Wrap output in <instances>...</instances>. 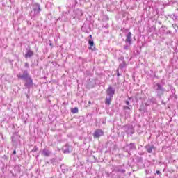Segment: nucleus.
Returning <instances> with one entry per match:
<instances>
[{"instance_id": "obj_28", "label": "nucleus", "mask_w": 178, "mask_h": 178, "mask_svg": "<svg viewBox=\"0 0 178 178\" xmlns=\"http://www.w3.org/2000/svg\"><path fill=\"white\" fill-rule=\"evenodd\" d=\"M88 104H91V101H89V102H88Z\"/></svg>"}, {"instance_id": "obj_17", "label": "nucleus", "mask_w": 178, "mask_h": 178, "mask_svg": "<svg viewBox=\"0 0 178 178\" xmlns=\"http://www.w3.org/2000/svg\"><path fill=\"white\" fill-rule=\"evenodd\" d=\"M113 97L108 96L106 98L105 104L106 105H111V101H112Z\"/></svg>"}, {"instance_id": "obj_27", "label": "nucleus", "mask_w": 178, "mask_h": 178, "mask_svg": "<svg viewBox=\"0 0 178 178\" xmlns=\"http://www.w3.org/2000/svg\"><path fill=\"white\" fill-rule=\"evenodd\" d=\"M13 155H16V150H14V151L13 152Z\"/></svg>"}, {"instance_id": "obj_20", "label": "nucleus", "mask_w": 178, "mask_h": 178, "mask_svg": "<svg viewBox=\"0 0 178 178\" xmlns=\"http://www.w3.org/2000/svg\"><path fill=\"white\" fill-rule=\"evenodd\" d=\"M38 151V147L37 146H34L33 149H32V152H37Z\"/></svg>"}, {"instance_id": "obj_16", "label": "nucleus", "mask_w": 178, "mask_h": 178, "mask_svg": "<svg viewBox=\"0 0 178 178\" xmlns=\"http://www.w3.org/2000/svg\"><path fill=\"white\" fill-rule=\"evenodd\" d=\"M88 38H89V40H88L89 45H90V47H94V40H92V35H90Z\"/></svg>"}, {"instance_id": "obj_14", "label": "nucleus", "mask_w": 178, "mask_h": 178, "mask_svg": "<svg viewBox=\"0 0 178 178\" xmlns=\"http://www.w3.org/2000/svg\"><path fill=\"white\" fill-rule=\"evenodd\" d=\"M115 170L116 172V173H118V175L120 174V175H124V173H126V170H123L122 168H115Z\"/></svg>"}, {"instance_id": "obj_15", "label": "nucleus", "mask_w": 178, "mask_h": 178, "mask_svg": "<svg viewBox=\"0 0 178 178\" xmlns=\"http://www.w3.org/2000/svg\"><path fill=\"white\" fill-rule=\"evenodd\" d=\"M120 59L121 60H122V63H120L119 65V69H123L126 67V62L124 61V57H121Z\"/></svg>"}, {"instance_id": "obj_29", "label": "nucleus", "mask_w": 178, "mask_h": 178, "mask_svg": "<svg viewBox=\"0 0 178 178\" xmlns=\"http://www.w3.org/2000/svg\"><path fill=\"white\" fill-rule=\"evenodd\" d=\"M89 49H91V47H89Z\"/></svg>"}, {"instance_id": "obj_18", "label": "nucleus", "mask_w": 178, "mask_h": 178, "mask_svg": "<svg viewBox=\"0 0 178 178\" xmlns=\"http://www.w3.org/2000/svg\"><path fill=\"white\" fill-rule=\"evenodd\" d=\"M72 113H78L79 108L77 107H74L71 110Z\"/></svg>"}, {"instance_id": "obj_6", "label": "nucleus", "mask_w": 178, "mask_h": 178, "mask_svg": "<svg viewBox=\"0 0 178 178\" xmlns=\"http://www.w3.org/2000/svg\"><path fill=\"white\" fill-rule=\"evenodd\" d=\"M25 87L26 88H31V86H33V79H31V76H29V78H26L25 80Z\"/></svg>"}, {"instance_id": "obj_24", "label": "nucleus", "mask_w": 178, "mask_h": 178, "mask_svg": "<svg viewBox=\"0 0 178 178\" xmlns=\"http://www.w3.org/2000/svg\"><path fill=\"white\" fill-rule=\"evenodd\" d=\"M24 66L27 68H29V63H25Z\"/></svg>"}, {"instance_id": "obj_8", "label": "nucleus", "mask_w": 178, "mask_h": 178, "mask_svg": "<svg viewBox=\"0 0 178 178\" xmlns=\"http://www.w3.org/2000/svg\"><path fill=\"white\" fill-rule=\"evenodd\" d=\"M103 134L104 131H102V129H97L93 134V137H95V138H98L101 137V136H102Z\"/></svg>"}, {"instance_id": "obj_2", "label": "nucleus", "mask_w": 178, "mask_h": 178, "mask_svg": "<svg viewBox=\"0 0 178 178\" xmlns=\"http://www.w3.org/2000/svg\"><path fill=\"white\" fill-rule=\"evenodd\" d=\"M124 149L130 155V151H136L137 147H136V145H134V143H130L129 145H127L124 147Z\"/></svg>"}, {"instance_id": "obj_4", "label": "nucleus", "mask_w": 178, "mask_h": 178, "mask_svg": "<svg viewBox=\"0 0 178 178\" xmlns=\"http://www.w3.org/2000/svg\"><path fill=\"white\" fill-rule=\"evenodd\" d=\"M34 56V51L31 50V47L26 48V51L25 52L24 58L26 59L29 58H31V56Z\"/></svg>"}, {"instance_id": "obj_11", "label": "nucleus", "mask_w": 178, "mask_h": 178, "mask_svg": "<svg viewBox=\"0 0 178 178\" xmlns=\"http://www.w3.org/2000/svg\"><path fill=\"white\" fill-rule=\"evenodd\" d=\"M145 148L146 151L148 152V154H152V150L155 149V147L151 145H147L145 146Z\"/></svg>"}, {"instance_id": "obj_19", "label": "nucleus", "mask_w": 178, "mask_h": 178, "mask_svg": "<svg viewBox=\"0 0 178 178\" xmlns=\"http://www.w3.org/2000/svg\"><path fill=\"white\" fill-rule=\"evenodd\" d=\"M129 48H130V44H129V45H127V44L124 45V49L125 51H129Z\"/></svg>"}, {"instance_id": "obj_5", "label": "nucleus", "mask_w": 178, "mask_h": 178, "mask_svg": "<svg viewBox=\"0 0 178 178\" xmlns=\"http://www.w3.org/2000/svg\"><path fill=\"white\" fill-rule=\"evenodd\" d=\"M115 92H116V90L113 88L112 86H109L106 90V94L108 97H113L115 95Z\"/></svg>"}, {"instance_id": "obj_9", "label": "nucleus", "mask_w": 178, "mask_h": 178, "mask_svg": "<svg viewBox=\"0 0 178 178\" xmlns=\"http://www.w3.org/2000/svg\"><path fill=\"white\" fill-rule=\"evenodd\" d=\"M51 154L52 152H51L49 149L47 148L43 149L42 152V155H43V156L49 157Z\"/></svg>"}, {"instance_id": "obj_12", "label": "nucleus", "mask_w": 178, "mask_h": 178, "mask_svg": "<svg viewBox=\"0 0 178 178\" xmlns=\"http://www.w3.org/2000/svg\"><path fill=\"white\" fill-rule=\"evenodd\" d=\"M35 8H33V11L35 15H40V13L41 12V7L40 6V4L36 3L35 4Z\"/></svg>"}, {"instance_id": "obj_7", "label": "nucleus", "mask_w": 178, "mask_h": 178, "mask_svg": "<svg viewBox=\"0 0 178 178\" xmlns=\"http://www.w3.org/2000/svg\"><path fill=\"white\" fill-rule=\"evenodd\" d=\"M124 131L127 132L128 136H131L134 133V128L132 126H125Z\"/></svg>"}, {"instance_id": "obj_26", "label": "nucleus", "mask_w": 178, "mask_h": 178, "mask_svg": "<svg viewBox=\"0 0 178 178\" xmlns=\"http://www.w3.org/2000/svg\"><path fill=\"white\" fill-rule=\"evenodd\" d=\"M156 175H161V171L157 170V171L156 172Z\"/></svg>"}, {"instance_id": "obj_10", "label": "nucleus", "mask_w": 178, "mask_h": 178, "mask_svg": "<svg viewBox=\"0 0 178 178\" xmlns=\"http://www.w3.org/2000/svg\"><path fill=\"white\" fill-rule=\"evenodd\" d=\"M125 42H126V44H129V45L131 44V32H129L126 35Z\"/></svg>"}, {"instance_id": "obj_21", "label": "nucleus", "mask_w": 178, "mask_h": 178, "mask_svg": "<svg viewBox=\"0 0 178 178\" xmlns=\"http://www.w3.org/2000/svg\"><path fill=\"white\" fill-rule=\"evenodd\" d=\"M63 152L65 154L70 152L69 149H63Z\"/></svg>"}, {"instance_id": "obj_3", "label": "nucleus", "mask_w": 178, "mask_h": 178, "mask_svg": "<svg viewBox=\"0 0 178 178\" xmlns=\"http://www.w3.org/2000/svg\"><path fill=\"white\" fill-rule=\"evenodd\" d=\"M22 73L17 74V78L20 79V80H26V79L30 77V76H29V72H27V70H22Z\"/></svg>"}, {"instance_id": "obj_22", "label": "nucleus", "mask_w": 178, "mask_h": 178, "mask_svg": "<svg viewBox=\"0 0 178 178\" xmlns=\"http://www.w3.org/2000/svg\"><path fill=\"white\" fill-rule=\"evenodd\" d=\"M116 72H117V76L118 77H119L120 76V74L119 73V68L117 69Z\"/></svg>"}, {"instance_id": "obj_25", "label": "nucleus", "mask_w": 178, "mask_h": 178, "mask_svg": "<svg viewBox=\"0 0 178 178\" xmlns=\"http://www.w3.org/2000/svg\"><path fill=\"white\" fill-rule=\"evenodd\" d=\"M124 109H130V107L127 106H124Z\"/></svg>"}, {"instance_id": "obj_23", "label": "nucleus", "mask_w": 178, "mask_h": 178, "mask_svg": "<svg viewBox=\"0 0 178 178\" xmlns=\"http://www.w3.org/2000/svg\"><path fill=\"white\" fill-rule=\"evenodd\" d=\"M125 104H126V105H130V102H129V100H127L125 102Z\"/></svg>"}, {"instance_id": "obj_13", "label": "nucleus", "mask_w": 178, "mask_h": 178, "mask_svg": "<svg viewBox=\"0 0 178 178\" xmlns=\"http://www.w3.org/2000/svg\"><path fill=\"white\" fill-rule=\"evenodd\" d=\"M12 143L13 145H17V144H19L20 143V140H19V136H14L12 137Z\"/></svg>"}, {"instance_id": "obj_1", "label": "nucleus", "mask_w": 178, "mask_h": 178, "mask_svg": "<svg viewBox=\"0 0 178 178\" xmlns=\"http://www.w3.org/2000/svg\"><path fill=\"white\" fill-rule=\"evenodd\" d=\"M153 88L157 95V97H161V95H163L165 91H166V89L163 87L161 83H155L153 86Z\"/></svg>"}]
</instances>
